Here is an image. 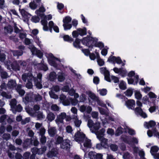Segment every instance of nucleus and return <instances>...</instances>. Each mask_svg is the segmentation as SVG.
<instances>
[{
	"label": "nucleus",
	"instance_id": "1",
	"mask_svg": "<svg viewBox=\"0 0 159 159\" xmlns=\"http://www.w3.org/2000/svg\"><path fill=\"white\" fill-rule=\"evenodd\" d=\"M98 39L89 35H87L82 39L81 42L83 45H85L89 48L92 49L93 46H94V44L98 41Z\"/></svg>",
	"mask_w": 159,
	"mask_h": 159
},
{
	"label": "nucleus",
	"instance_id": "2",
	"mask_svg": "<svg viewBox=\"0 0 159 159\" xmlns=\"http://www.w3.org/2000/svg\"><path fill=\"white\" fill-rule=\"evenodd\" d=\"M121 138L123 142L129 145L131 144V143L136 144H137L138 143V140L135 137L131 138L130 136L125 135L124 137H122Z\"/></svg>",
	"mask_w": 159,
	"mask_h": 159
},
{
	"label": "nucleus",
	"instance_id": "3",
	"mask_svg": "<svg viewBox=\"0 0 159 159\" xmlns=\"http://www.w3.org/2000/svg\"><path fill=\"white\" fill-rule=\"evenodd\" d=\"M76 142H84L85 139L86 138L85 134L83 132L78 131L74 136Z\"/></svg>",
	"mask_w": 159,
	"mask_h": 159
},
{
	"label": "nucleus",
	"instance_id": "4",
	"mask_svg": "<svg viewBox=\"0 0 159 159\" xmlns=\"http://www.w3.org/2000/svg\"><path fill=\"white\" fill-rule=\"evenodd\" d=\"M107 61L110 62H112L113 64L116 62L117 64H120L122 63L121 58L119 57H116L111 55L108 59Z\"/></svg>",
	"mask_w": 159,
	"mask_h": 159
},
{
	"label": "nucleus",
	"instance_id": "5",
	"mask_svg": "<svg viewBox=\"0 0 159 159\" xmlns=\"http://www.w3.org/2000/svg\"><path fill=\"white\" fill-rule=\"evenodd\" d=\"M58 154V149L56 148H53L50 150H49L47 153V157L49 158H52L56 157Z\"/></svg>",
	"mask_w": 159,
	"mask_h": 159
},
{
	"label": "nucleus",
	"instance_id": "6",
	"mask_svg": "<svg viewBox=\"0 0 159 159\" xmlns=\"http://www.w3.org/2000/svg\"><path fill=\"white\" fill-rule=\"evenodd\" d=\"M20 8L19 10L20 13L21 14L22 16L25 19V21H28L31 15L27 11L25 10L24 9H20L21 6H19Z\"/></svg>",
	"mask_w": 159,
	"mask_h": 159
},
{
	"label": "nucleus",
	"instance_id": "7",
	"mask_svg": "<svg viewBox=\"0 0 159 159\" xmlns=\"http://www.w3.org/2000/svg\"><path fill=\"white\" fill-rule=\"evenodd\" d=\"M66 117V114L65 112H62L57 117V119L56 120V121L62 123H63V120Z\"/></svg>",
	"mask_w": 159,
	"mask_h": 159
},
{
	"label": "nucleus",
	"instance_id": "8",
	"mask_svg": "<svg viewBox=\"0 0 159 159\" xmlns=\"http://www.w3.org/2000/svg\"><path fill=\"white\" fill-rule=\"evenodd\" d=\"M125 103L127 107L129 109H134L135 105V101L133 99H129L126 101Z\"/></svg>",
	"mask_w": 159,
	"mask_h": 159
},
{
	"label": "nucleus",
	"instance_id": "9",
	"mask_svg": "<svg viewBox=\"0 0 159 159\" xmlns=\"http://www.w3.org/2000/svg\"><path fill=\"white\" fill-rule=\"evenodd\" d=\"M11 68L15 71H19L20 67L18 61H14L12 62L11 66Z\"/></svg>",
	"mask_w": 159,
	"mask_h": 159
},
{
	"label": "nucleus",
	"instance_id": "10",
	"mask_svg": "<svg viewBox=\"0 0 159 159\" xmlns=\"http://www.w3.org/2000/svg\"><path fill=\"white\" fill-rule=\"evenodd\" d=\"M33 140L32 139H26L23 144V147L24 148H27L29 146L32 145Z\"/></svg>",
	"mask_w": 159,
	"mask_h": 159
},
{
	"label": "nucleus",
	"instance_id": "11",
	"mask_svg": "<svg viewBox=\"0 0 159 159\" xmlns=\"http://www.w3.org/2000/svg\"><path fill=\"white\" fill-rule=\"evenodd\" d=\"M70 144L69 142H68L67 140H66L65 141H63L61 143L60 145V147L62 149L67 150L70 148Z\"/></svg>",
	"mask_w": 159,
	"mask_h": 159
},
{
	"label": "nucleus",
	"instance_id": "12",
	"mask_svg": "<svg viewBox=\"0 0 159 159\" xmlns=\"http://www.w3.org/2000/svg\"><path fill=\"white\" fill-rule=\"evenodd\" d=\"M57 79L59 82H62L65 79V74L62 72H59L58 73Z\"/></svg>",
	"mask_w": 159,
	"mask_h": 159
},
{
	"label": "nucleus",
	"instance_id": "13",
	"mask_svg": "<svg viewBox=\"0 0 159 159\" xmlns=\"http://www.w3.org/2000/svg\"><path fill=\"white\" fill-rule=\"evenodd\" d=\"M16 81L13 80H11L9 81L7 85L9 89H13L16 86Z\"/></svg>",
	"mask_w": 159,
	"mask_h": 159
},
{
	"label": "nucleus",
	"instance_id": "14",
	"mask_svg": "<svg viewBox=\"0 0 159 159\" xmlns=\"http://www.w3.org/2000/svg\"><path fill=\"white\" fill-rule=\"evenodd\" d=\"M81 40L82 39L79 38H76L75 41L73 43L74 46L77 48L80 49L82 48V46H81L80 45V41L81 42Z\"/></svg>",
	"mask_w": 159,
	"mask_h": 159
},
{
	"label": "nucleus",
	"instance_id": "15",
	"mask_svg": "<svg viewBox=\"0 0 159 159\" xmlns=\"http://www.w3.org/2000/svg\"><path fill=\"white\" fill-rule=\"evenodd\" d=\"M98 139L101 140V143L102 147L106 148L107 146V139L103 137H101V138H98Z\"/></svg>",
	"mask_w": 159,
	"mask_h": 159
},
{
	"label": "nucleus",
	"instance_id": "16",
	"mask_svg": "<svg viewBox=\"0 0 159 159\" xmlns=\"http://www.w3.org/2000/svg\"><path fill=\"white\" fill-rule=\"evenodd\" d=\"M145 124L146 125L147 129L152 128L155 126L156 125V122L152 120L149 121L148 122H145Z\"/></svg>",
	"mask_w": 159,
	"mask_h": 159
},
{
	"label": "nucleus",
	"instance_id": "17",
	"mask_svg": "<svg viewBox=\"0 0 159 159\" xmlns=\"http://www.w3.org/2000/svg\"><path fill=\"white\" fill-rule=\"evenodd\" d=\"M79 35L81 36H83L87 34V29L85 27H84L82 29L79 28L77 29Z\"/></svg>",
	"mask_w": 159,
	"mask_h": 159
},
{
	"label": "nucleus",
	"instance_id": "18",
	"mask_svg": "<svg viewBox=\"0 0 159 159\" xmlns=\"http://www.w3.org/2000/svg\"><path fill=\"white\" fill-rule=\"evenodd\" d=\"M85 140V141L83 144L84 147L87 148H91L92 147L91 140L88 139L87 138Z\"/></svg>",
	"mask_w": 159,
	"mask_h": 159
},
{
	"label": "nucleus",
	"instance_id": "19",
	"mask_svg": "<svg viewBox=\"0 0 159 159\" xmlns=\"http://www.w3.org/2000/svg\"><path fill=\"white\" fill-rule=\"evenodd\" d=\"M57 77V75L56 73L53 71L50 72L49 76V80L51 81H53L56 80Z\"/></svg>",
	"mask_w": 159,
	"mask_h": 159
},
{
	"label": "nucleus",
	"instance_id": "20",
	"mask_svg": "<svg viewBox=\"0 0 159 159\" xmlns=\"http://www.w3.org/2000/svg\"><path fill=\"white\" fill-rule=\"evenodd\" d=\"M34 81L37 88L39 89H41L42 88L43 86L41 81H39L36 77L34 78Z\"/></svg>",
	"mask_w": 159,
	"mask_h": 159
},
{
	"label": "nucleus",
	"instance_id": "21",
	"mask_svg": "<svg viewBox=\"0 0 159 159\" xmlns=\"http://www.w3.org/2000/svg\"><path fill=\"white\" fill-rule=\"evenodd\" d=\"M37 153L39 155H42L47 150V147L45 146H42L41 148L37 149Z\"/></svg>",
	"mask_w": 159,
	"mask_h": 159
},
{
	"label": "nucleus",
	"instance_id": "22",
	"mask_svg": "<svg viewBox=\"0 0 159 159\" xmlns=\"http://www.w3.org/2000/svg\"><path fill=\"white\" fill-rule=\"evenodd\" d=\"M63 38L64 41L68 42L71 43L74 41L73 39L68 35H64Z\"/></svg>",
	"mask_w": 159,
	"mask_h": 159
},
{
	"label": "nucleus",
	"instance_id": "23",
	"mask_svg": "<svg viewBox=\"0 0 159 159\" xmlns=\"http://www.w3.org/2000/svg\"><path fill=\"white\" fill-rule=\"evenodd\" d=\"M48 133L51 137L54 136L56 133V129L55 127L51 128L48 129Z\"/></svg>",
	"mask_w": 159,
	"mask_h": 159
},
{
	"label": "nucleus",
	"instance_id": "24",
	"mask_svg": "<svg viewBox=\"0 0 159 159\" xmlns=\"http://www.w3.org/2000/svg\"><path fill=\"white\" fill-rule=\"evenodd\" d=\"M12 52L14 56L18 57L22 56L23 53L22 50H13Z\"/></svg>",
	"mask_w": 159,
	"mask_h": 159
},
{
	"label": "nucleus",
	"instance_id": "25",
	"mask_svg": "<svg viewBox=\"0 0 159 159\" xmlns=\"http://www.w3.org/2000/svg\"><path fill=\"white\" fill-rule=\"evenodd\" d=\"M47 118L48 120L50 122L54 120L55 116L53 113L50 112L47 115Z\"/></svg>",
	"mask_w": 159,
	"mask_h": 159
},
{
	"label": "nucleus",
	"instance_id": "26",
	"mask_svg": "<svg viewBox=\"0 0 159 159\" xmlns=\"http://www.w3.org/2000/svg\"><path fill=\"white\" fill-rule=\"evenodd\" d=\"M119 87L121 90H125L127 89L126 83L123 81H121L119 84Z\"/></svg>",
	"mask_w": 159,
	"mask_h": 159
},
{
	"label": "nucleus",
	"instance_id": "27",
	"mask_svg": "<svg viewBox=\"0 0 159 159\" xmlns=\"http://www.w3.org/2000/svg\"><path fill=\"white\" fill-rule=\"evenodd\" d=\"M71 20L72 19L70 16H66L63 20V24H69L71 22Z\"/></svg>",
	"mask_w": 159,
	"mask_h": 159
},
{
	"label": "nucleus",
	"instance_id": "28",
	"mask_svg": "<svg viewBox=\"0 0 159 159\" xmlns=\"http://www.w3.org/2000/svg\"><path fill=\"white\" fill-rule=\"evenodd\" d=\"M105 130L104 128H102L99 130L97 133V137L98 138H101V137H103Z\"/></svg>",
	"mask_w": 159,
	"mask_h": 159
},
{
	"label": "nucleus",
	"instance_id": "29",
	"mask_svg": "<svg viewBox=\"0 0 159 159\" xmlns=\"http://www.w3.org/2000/svg\"><path fill=\"white\" fill-rule=\"evenodd\" d=\"M24 99L27 103L34 101V98L31 96H29L28 95H25Z\"/></svg>",
	"mask_w": 159,
	"mask_h": 159
},
{
	"label": "nucleus",
	"instance_id": "30",
	"mask_svg": "<svg viewBox=\"0 0 159 159\" xmlns=\"http://www.w3.org/2000/svg\"><path fill=\"white\" fill-rule=\"evenodd\" d=\"M124 93L127 97H131L133 94V90L132 89H128L124 92Z\"/></svg>",
	"mask_w": 159,
	"mask_h": 159
},
{
	"label": "nucleus",
	"instance_id": "31",
	"mask_svg": "<svg viewBox=\"0 0 159 159\" xmlns=\"http://www.w3.org/2000/svg\"><path fill=\"white\" fill-rule=\"evenodd\" d=\"M46 10L43 6H41L39 7L38 10L35 11V13L37 15L41 14L40 12H44Z\"/></svg>",
	"mask_w": 159,
	"mask_h": 159
},
{
	"label": "nucleus",
	"instance_id": "32",
	"mask_svg": "<svg viewBox=\"0 0 159 159\" xmlns=\"http://www.w3.org/2000/svg\"><path fill=\"white\" fill-rule=\"evenodd\" d=\"M123 128L121 127H118L116 131V135L117 136H118L121 134L123 133Z\"/></svg>",
	"mask_w": 159,
	"mask_h": 159
},
{
	"label": "nucleus",
	"instance_id": "33",
	"mask_svg": "<svg viewBox=\"0 0 159 159\" xmlns=\"http://www.w3.org/2000/svg\"><path fill=\"white\" fill-rule=\"evenodd\" d=\"M105 80L108 82H111V80L110 78L109 71H107L104 75Z\"/></svg>",
	"mask_w": 159,
	"mask_h": 159
},
{
	"label": "nucleus",
	"instance_id": "34",
	"mask_svg": "<svg viewBox=\"0 0 159 159\" xmlns=\"http://www.w3.org/2000/svg\"><path fill=\"white\" fill-rule=\"evenodd\" d=\"M63 139L62 137L59 136L57 137L56 141V144H61L63 142Z\"/></svg>",
	"mask_w": 159,
	"mask_h": 159
},
{
	"label": "nucleus",
	"instance_id": "35",
	"mask_svg": "<svg viewBox=\"0 0 159 159\" xmlns=\"http://www.w3.org/2000/svg\"><path fill=\"white\" fill-rule=\"evenodd\" d=\"M94 46L99 48L100 49H101L104 47V45L103 43L102 42H97L95 43Z\"/></svg>",
	"mask_w": 159,
	"mask_h": 159
},
{
	"label": "nucleus",
	"instance_id": "36",
	"mask_svg": "<svg viewBox=\"0 0 159 159\" xmlns=\"http://www.w3.org/2000/svg\"><path fill=\"white\" fill-rule=\"evenodd\" d=\"M159 148L157 146H153L151 147L150 149V152L152 154V153H155L157 152L159 150Z\"/></svg>",
	"mask_w": 159,
	"mask_h": 159
},
{
	"label": "nucleus",
	"instance_id": "37",
	"mask_svg": "<svg viewBox=\"0 0 159 159\" xmlns=\"http://www.w3.org/2000/svg\"><path fill=\"white\" fill-rule=\"evenodd\" d=\"M63 26L64 27V30H70L72 27V25L69 24H63Z\"/></svg>",
	"mask_w": 159,
	"mask_h": 159
},
{
	"label": "nucleus",
	"instance_id": "38",
	"mask_svg": "<svg viewBox=\"0 0 159 159\" xmlns=\"http://www.w3.org/2000/svg\"><path fill=\"white\" fill-rule=\"evenodd\" d=\"M40 19L38 16H33L32 17L31 20L33 22L35 23L39 22L40 20Z\"/></svg>",
	"mask_w": 159,
	"mask_h": 159
},
{
	"label": "nucleus",
	"instance_id": "39",
	"mask_svg": "<svg viewBox=\"0 0 159 159\" xmlns=\"http://www.w3.org/2000/svg\"><path fill=\"white\" fill-rule=\"evenodd\" d=\"M89 97L93 100L96 101L98 98V97H97L92 92H90L89 94Z\"/></svg>",
	"mask_w": 159,
	"mask_h": 159
},
{
	"label": "nucleus",
	"instance_id": "40",
	"mask_svg": "<svg viewBox=\"0 0 159 159\" xmlns=\"http://www.w3.org/2000/svg\"><path fill=\"white\" fill-rule=\"evenodd\" d=\"M100 123L99 122H96L94 124L93 127V129L95 131H98L100 127Z\"/></svg>",
	"mask_w": 159,
	"mask_h": 159
},
{
	"label": "nucleus",
	"instance_id": "41",
	"mask_svg": "<svg viewBox=\"0 0 159 159\" xmlns=\"http://www.w3.org/2000/svg\"><path fill=\"white\" fill-rule=\"evenodd\" d=\"M0 73L1 78L2 79H5L7 78V73L6 71H3Z\"/></svg>",
	"mask_w": 159,
	"mask_h": 159
},
{
	"label": "nucleus",
	"instance_id": "42",
	"mask_svg": "<svg viewBox=\"0 0 159 159\" xmlns=\"http://www.w3.org/2000/svg\"><path fill=\"white\" fill-rule=\"evenodd\" d=\"M32 80H28V82L26 84V87L28 89H31L32 88L33 85L31 82Z\"/></svg>",
	"mask_w": 159,
	"mask_h": 159
},
{
	"label": "nucleus",
	"instance_id": "43",
	"mask_svg": "<svg viewBox=\"0 0 159 159\" xmlns=\"http://www.w3.org/2000/svg\"><path fill=\"white\" fill-rule=\"evenodd\" d=\"M135 98L138 100L141 99L142 98V95L139 91H136L135 93Z\"/></svg>",
	"mask_w": 159,
	"mask_h": 159
},
{
	"label": "nucleus",
	"instance_id": "44",
	"mask_svg": "<svg viewBox=\"0 0 159 159\" xmlns=\"http://www.w3.org/2000/svg\"><path fill=\"white\" fill-rule=\"evenodd\" d=\"M6 58V55L4 53L0 52V61L4 62Z\"/></svg>",
	"mask_w": 159,
	"mask_h": 159
},
{
	"label": "nucleus",
	"instance_id": "45",
	"mask_svg": "<svg viewBox=\"0 0 159 159\" xmlns=\"http://www.w3.org/2000/svg\"><path fill=\"white\" fill-rule=\"evenodd\" d=\"M134 110L136 113L139 115H140L143 111L142 108L140 107H136L134 109Z\"/></svg>",
	"mask_w": 159,
	"mask_h": 159
},
{
	"label": "nucleus",
	"instance_id": "46",
	"mask_svg": "<svg viewBox=\"0 0 159 159\" xmlns=\"http://www.w3.org/2000/svg\"><path fill=\"white\" fill-rule=\"evenodd\" d=\"M34 100L36 102L39 101L42 99V96L39 94L35 95L34 96Z\"/></svg>",
	"mask_w": 159,
	"mask_h": 159
},
{
	"label": "nucleus",
	"instance_id": "47",
	"mask_svg": "<svg viewBox=\"0 0 159 159\" xmlns=\"http://www.w3.org/2000/svg\"><path fill=\"white\" fill-rule=\"evenodd\" d=\"M120 69L121 70L120 71L119 74L123 77L125 76L127 73V71L123 70V68L122 67Z\"/></svg>",
	"mask_w": 159,
	"mask_h": 159
},
{
	"label": "nucleus",
	"instance_id": "48",
	"mask_svg": "<svg viewBox=\"0 0 159 159\" xmlns=\"http://www.w3.org/2000/svg\"><path fill=\"white\" fill-rule=\"evenodd\" d=\"M94 124L93 121L91 119H89L88 121L87 125L88 127L91 128L93 127Z\"/></svg>",
	"mask_w": 159,
	"mask_h": 159
},
{
	"label": "nucleus",
	"instance_id": "49",
	"mask_svg": "<svg viewBox=\"0 0 159 159\" xmlns=\"http://www.w3.org/2000/svg\"><path fill=\"white\" fill-rule=\"evenodd\" d=\"M110 148L111 150L113 151H116L118 149V146L115 144H111L110 146Z\"/></svg>",
	"mask_w": 159,
	"mask_h": 159
},
{
	"label": "nucleus",
	"instance_id": "50",
	"mask_svg": "<svg viewBox=\"0 0 159 159\" xmlns=\"http://www.w3.org/2000/svg\"><path fill=\"white\" fill-rule=\"evenodd\" d=\"M139 155L141 159H145V152L143 150H139L138 152Z\"/></svg>",
	"mask_w": 159,
	"mask_h": 159
},
{
	"label": "nucleus",
	"instance_id": "51",
	"mask_svg": "<svg viewBox=\"0 0 159 159\" xmlns=\"http://www.w3.org/2000/svg\"><path fill=\"white\" fill-rule=\"evenodd\" d=\"M46 138L45 136H41L40 142L42 145H44L46 143Z\"/></svg>",
	"mask_w": 159,
	"mask_h": 159
},
{
	"label": "nucleus",
	"instance_id": "52",
	"mask_svg": "<svg viewBox=\"0 0 159 159\" xmlns=\"http://www.w3.org/2000/svg\"><path fill=\"white\" fill-rule=\"evenodd\" d=\"M30 153L28 152H25L24 153L23 156L22 157V158L23 159H29Z\"/></svg>",
	"mask_w": 159,
	"mask_h": 159
},
{
	"label": "nucleus",
	"instance_id": "53",
	"mask_svg": "<svg viewBox=\"0 0 159 159\" xmlns=\"http://www.w3.org/2000/svg\"><path fill=\"white\" fill-rule=\"evenodd\" d=\"M93 83L95 84H98L99 83V79L98 76H94L93 80Z\"/></svg>",
	"mask_w": 159,
	"mask_h": 159
},
{
	"label": "nucleus",
	"instance_id": "54",
	"mask_svg": "<svg viewBox=\"0 0 159 159\" xmlns=\"http://www.w3.org/2000/svg\"><path fill=\"white\" fill-rule=\"evenodd\" d=\"M10 104L11 107H15L16 106V100L15 98L12 99L11 101Z\"/></svg>",
	"mask_w": 159,
	"mask_h": 159
},
{
	"label": "nucleus",
	"instance_id": "55",
	"mask_svg": "<svg viewBox=\"0 0 159 159\" xmlns=\"http://www.w3.org/2000/svg\"><path fill=\"white\" fill-rule=\"evenodd\" d=\"M61 99L63 100V104L65 106H68L69 105L70 102L68 99H64L63 97L61 98Z\"/></svg>",
	"mask_w": 159,
	"mask_h": 159
},
{
	"label": "nucleus",
	"instance_id": "56",
	"mask_svg": "<svg viewBox=\"0 0 159 159\" xmlns=\"http://www.w3.org/2000/svg\"><path fill=\"white\" fill-rule=\"evenodd\" d=\"M72 35L73 38H78L77 37L79 34L77 30L73 31L72 32Z\"/></svg>",
	"mask_w": 159,
	"mask_h": 159
},
{
	"label": "nucleus",
	"instance_id": "57",
	"mask_svg": "<svg viewBox=\"0 0 159 159\" xmlns=\"http://www.w3.org/2000/svg\"><path fill=\"white\" fill-rule=\"evenodd\" d=\"M30 118L29 117L26 118L25 119L22 120L21 121V124L22 125L25 124L27 123L30 122Z\"/></svg>",
	"mask_w": 159,
	"mask_h": 159
},
{
	"label": "nucleus",
	"instance_id": "58",
	"mask_svg": "<svg viewBox=\"0 0 159 159\" xmlns=\"http://www.w3.org/2000/svg\"><path fill=\"white\" fill-rule=\"evenodd\" d=\"M29 5L30 8L33 10L35 9L37 7V5L34 2H30Z\"/></svg>",
	"mask_w": 159,
	"mask_h": 159
},
{
	"label": "nucleus",
	"instance_id": "59",
	"mask_svg": "<svg viewBox=\"0 0 159 159\" xmlns=\"http://www.w3.org/2000/svg\"><path fill=\"white\" fill-rule=\"evenodd\" d=\"M112 80H113V82L115 83H116L119 82V79L118 77L114 75H112L111 77Z\"/></svg>",
	"mask_w": 159,
	"mask_h": 159
},
{
	"label": "nucleus",
	"instance_id": "60",
	"mask_svg": "<svg viewBox=\"0 0 159 159\" xmlns=\"http://www.w3.org/2000/svg\"><path fill=\"white\" fill-rule=\"evenodd\" d=\"M138 147L135 146L133 148V153L135 156H137V154L139 151Z\"/></svg>",
	"mask_w": 159,
	"mask_h": 159
},
{
	"label": "nucleus",
	"instance_id": "61",
	"mask_svg": "<svg viewBox=\"0 0 159 159\" xmlns=\"http://www.w3.org/2000/svg\"><path fill=\"white\" fill-rule=\"evenodd\" d=\"M51 108V109L54 111H58L59 110V107L56 104L52 105Z\"/></svg>",
	"mask_w": 159,
	"mask_h": 159
},
{
	"label": "nucleus",
	"instance_id": "62",
	"mask_svg": "<svg viewBox=\"0 0 159 159\" xmlns=\"http://www.w3.org/2000/svg\"><path fill=\"white\" fill-rule=\"evenodd\" d=\"M49 62L51 66L54 67H56L57 66V64L55 61L52 60H49Z\"/></svg>",
	"mask_w": 159,
	"mask_h": 159
},
{
	"label": "nucleus",
	"instance_id": "63",
	"mask_svg": "<svg viewBox=\"0 0 159 159\" xmlns=\"http://www.w3.org/2000/svg\"><path fill=\"white\" fill-rule=\"evenodd\" d=\"M1 95L3 97L6 98H11V95H8L5 92H2L1 93Z\"/></svg>",
	"mask_w": 159,
	"mask_h": 159
},
{
	"label": "nucleus",
	"instance_id": "64",
	"mask_svg": "<svg viewBox=\"0 0 159 159\" xmlns=\"http://www.w3.org/2000/svg\"><path fill=\"white\" fill-rule=\"evenodd\" d=\"M23 108L21 105L19 104L16 107V111L18 112H20L22 110Z\"/></svg>",
	"mask_w": 159,
	"mask_h": 159
}]
</instances>
